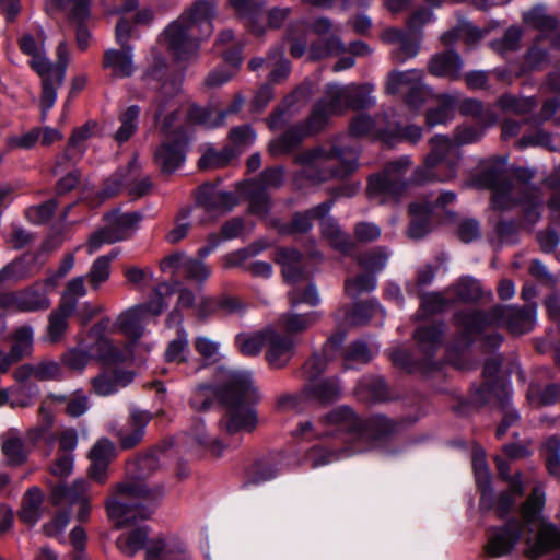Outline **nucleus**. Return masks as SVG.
I'll return each instance as SVG.
<instances>
[{"mask_svg":"<svg viewBox=\"0 0 560 560\" xmlns=\"http://www.w3.org/2000/svg\"><path fill=\"white\" fill-rule=\"evenodd\" d=\"M502 360L500 358H488L482 368L485 378L478 385L471 387L467 399L460 400L457 411L466 413L470 408L485 407L492 398L500 400L502 407L506 405V393H511L510 385L500 375Z\"/></svg>","mask_w":560,"mask_h":560,"instance_id":"obj_9","label":"nucleus"},{"mask_svg":"<svg viewBox=\"0 0 560 560\" xmlns=\"http://www.w3.org/2000/svg\"><path fill=\"white\" fill-rule=\"evenodd\" d=\"M523 21L533 26L534 28L541 32H552L557 30L559 22L558 20L545 13V9L541 5H536L523 16Z\"/></svg>","mask_w":560,"mask_h":560,"instance_id":"obj_57","label":"nucleus"},{"mask_svg":"<svg viewBox=\"0 0 560 560\" xmlns=\"http://www.w3.org/2000/svg\"><path fill=\"white\" fill-rule=\"evenodd\" d=\"M141 79L150 90L156 92L152 106L158 121L172 106V98L179 93L182 74L170 67L167 58L161 51L152 49L151 59L148 60Z\"/></svg>","mask_w":560,"mask_h":560,"instance_id":"obj_7","label":"nucleus"},{"mask_svg":"<svg viewBox=\"0 0 560 560\" xmlns=\"http://www.w3.org/2000/svg\"><path fill=\"white\" fill-rule=\"evenodd\" d=\"M229 2L236 15L245 21L250 33L256 36L265 34L262 7L258 0H229Z\"/></svg>","mask_w":560,"mask_h":560,"instance_id":"obj_30","label":"nucleus"},{"mask_svg":"<svg viewBox=\"0 0 560 560\" xmlns=\"http://www.w3.org/2000/svg\"><path fill=\"white\" fill-rule=\"evenodd\" d=\"M187 142L183 137L162 142L154 152V163L162 175L175 173L186 161Z\"/></svg>","mask_w":560,"mask_h":560,"instance_id":"obj_19","label":"nucleus"},{"mask_svg":"<svg viewBox=\"0 0 560 560\" xmlns=\"http://www.w3.org/2000/svg\"><path fill=\"white\" fill-rule=\"evenodd\" d=\"M388 260V253L385 247H375L362 254L358 262L366 271L375 273L383 270Z\"/></svg>","mask_w":560,"mask_h":560,"instance_id":"obj_62","label":"nucleus"},{"mask_svg":"<svg viewBox=\"0 0 560 560\" xmlns=\"http://www.w3.org/2000/svg\"><path fill=\"white\" fill-rule=\"evenodd\" d=\"M246 305L238 298L222 293L214 296H203L196 306V317L205 323L211 317L229 316L244 312Z\"/></svg>","mask_w":560,"mask_h":560,"instance_id":"obj_17","label":"nucleus"},{"mask_svg":"<svg viewBox=\"0 0 560 560\" xmlns=\"http://www.w3.org/2000/svg\"><path fill=\"white\" fill-rule=\"evenodd\" d=\"M133 465V480L117 483L115 495L105 503L107 516L117 528L132 526L139 521L150 518L165 494L163 483L150 487L141 481L159 466L153 453L139 455Z\"/></svg>","mask_w":560,"mask_h":560,"instance_id":"obj_2","label":"nucleus"},{"mask_svg":"<svg viewBox=\"0 0 560 560\" xmlns=\"http://www.w3.org/2000/svg\"><path fill=\"white\" fill-rule=\"evenodd\" d=\"M305 401L332 402L339 397V388L331 380L308 381L303 388Z\"/></svg>","mask_w":560,"mask_h":560,"instance_id":"obj_40","label":"nucleus"},{"mask_svg":"<svg viewBox=\"0 0 560 560\" xmlns=\"http://www.w3.org/2000/svg\"><path fill=\"white\" fill-rule=\"evenodd\" d=\"M57 208V199L50 198L39 205L28 207L25 211V217L33 224H45L52 219Z\"/></svg>","mask_w":560,"mask_h":560,"instance_id":"obj_59","label":"nucleus"},{"mask_svg":"<svg viewBox=\"0 0 560 560\" xmlns=\"http://www.w3.org/2000/svg\"><path fill=\"white\" fill-rule=\"evenodd\" d=\"M195 202L207 212H229L237 205V199L233 192L220 191L217 189V184L205 182L196 189Z\"/></svg>","mask_w":560,"mask_h":560,"instance_id":"obj_20","label":"nucleus"},{"mask_svg":"<svg viewBox=\"0 0 560 560\" xmlns=\"http://www.w3.org/2000/svg\"><path fill=\"white\" fill-rule=\"evenodd\" d=\"M434 206L431 201H412L408 206L410 222L408 236L412 240H420L432 230V217Z\"/></svg>","mask_w":560,"mask_h":560,"instance_id":"obj_24","label":"nucleus"},{"mask_svg":"<svg viewBox=\"0 0 560 560\" xmlns=\"http://www.w3.org/2000/svg\"><path fill=\"white\" fill-rule=\"evenodd\" d=\"M506 155L495 156L493 163L480 173L478 182L482 187L492 191L491 203L493 209L509 211L520 207L523 220L534 225L541 218V201L537 195L526 190L521 191L516 197L513 196L514 184L506 176Z\"/></svg>","mask_w":560,"mask_h":560,"instance_id":"obj_6","label":"nucleus"},{"mask_svg":"<svg viewBox=\"0 0 560 560\" xmlns=\"http://www.w3.org/2000/svg\"><path fill=\"white\" fill-rule=\"evenodd\" d=\"M337 112L339 109H334L331 106V98L329 101L319 98L312 105L308 116L298 124L302 126L307 137H315L327 128L331 115Z\"/></svg>","mask_w":560,"mask_h":560,"instance_id":"obj_29","label":"nucleus"},{"mask_svg":"<svg viewBox=\"0 0 560 560\" xmlns=\"http://www.w3.org/2000/svg\"><path fill=\"white\" fill-rule=\"evenodd\" d=\"M266 346L265 358L272 369L284 368L295 354L296 343L293 338L275 329H267Z\"/></svg>","mask_w":560,"mask_h":560,"instance_id":"obj_21","label":"nucleus"},{"mask_svg":"<svg viewBox=\"0 0 560 560\" xmlns=\"http://www.w3.org/2000/svg\"><path fill=\"white\" fill-rule=\"evenodd\" d=\"M323 431L318 432L308 420L300 422L295 438H326L314 445L310 458L314 467L330 464L339 458L362 452L368 446L387 442L397 430V423L383 415L361 418L351 407L338 406L322 418Z\"/></svg>","mask_w":560,"mask_h":560,"instance_id":"obj_1","label":"nucleus"},{"mask_svg":"<svg viewBox=\"0 0 560 560\" xmlns=\"http://www.w3.org/2000/svg\"><path fill=\"white\" fill-rule=\"evenodd\" d=\"M91 359H96L106 365L117 364L124 361L122 352L109 340H94L84 346Z\"/></svg>","mask_w":560,"mask_h":560,"instance_id":"obj_43","label":"nucleus"},{"mask_svg":"<svg viewBox=\"0 0 560 560\" xmlns=\"http://www.w3.org/2000/svg\"><path fill=\"white\" fill-rule=\"evenodd\" d=\"M1 450L9 465L21 466L27 460L24 443L19 436H9L2 441Z\"/></svg>","mask_w":560,"mask_h":560,"instance_id":"obj_60","label":"nucleus"},{"mask_svg":"<svg viewBox=\"0 0 560 560\" xmlns=\"http://www.w3.org/2000/svg\"><path fill=\"white\" fill-rule=\"evenodd\" d=\"M236 154L233 148L225 145L221 150L209 147L198 160V168L200 171L223 168L231 164Z\"/></svg>","mask_w":560,"mask_h":560,"instance_id":"obj_44","label":"nucleus"},{"mask_svg":"<svg viewBox=\"0 0 560 560\" xmlns=\"http://www.w3.org/2000/svg\"><path fill=\"white\" fill-rule=\"evenodd\" d=\"M335 205L334 199H327L304 211H295L289 222L277 225L280 235L306 234L313 229V221L328 214Z\"/></svg>","mask_w":560,"mask_h":560,"instance_id":"obj_18","label":"nucleus"},{"mask_svg":"<svg viewBox=\"0 0 560 560\" xmlns=\"http://www.w3.org/2000/svg\"><path fill=\"white\" fill-rule=\"evenodd\" d=\"M456 298L464 303H477L482 298V289L480 282L470 277H462L455 287Z\"/></svg>","mask_w":560,"mask_h":560,"instance_id":"obj_56","label":"nucleus"},{"mask_svg":"<svg viewBox=\"0 0 560 560\" xmlns=\"http://www.w3.org/2000/svg\"><path fill=\"white\" fill-rule=\"evenodd\" d=\"M428 67L429 72L434 77L458 81L462 78L464 61L456 50L446 49L433 55Z\"/></svg>","mask_w":560,"mask_h":560,"instance_id":"obj_23","label":"nucleus"},{"mask_svg":"<svg viewBox=\"0 0 560 560\" xmlns=\"http://www.w3.org/2000/svg\"><path fill=\"white\" fill-rule=\"evenodd\" d=\"M39 252H25L0 269V287L7 281L20 282L33 277L39 269Z\"/></svg>","mask_w":560,"mask_h":560,"instance_id":"obj_22","label":"nucleus"},{"mask_svg":"<svg viewBox=\"0 0 560 560\" xmlns=\"http://www.w3.org/2000/svg\"><path fill=\"white\" fill-rule=\"evenodd\" d=\"M133 377L132 371L115 368L100 373L91 383L96 395L108 396L115 394L120 387L129 385Z\"/></svg>","mask_w":560,"mask_h":560,"instance_id":"obj_28","label":"nucleus"},{"mask_svg":"<svg viewBox=\"0 0 560 560\" xmlns=\"http://www.w3.org/2000/svg\"><path fill=\"white\" fill-rule=\"evenodd\" d=\"M342 154L339 147H332L328 152L318 147L298 153L294 163L305 167L308 179L323 183L329 178H346L355 172L357 161L342 159Z\"/></svg>","mask_w":560,"mask_h":560,"instance_id":"obj_8","label":"nucleus"},{"mask_svg":"<svg viewBox=\"0 0 560 560\" xmlns=\"http://www.w3.org/2000/svg\"><path fill=\"white\" fill-rule=\"evenodd\" d=\"M144 317L142 307L136 305L120 314L118 319L119 329L125 336L136 342L143 335L144 328L142 322Z\"/></svg>","mask_w":560,"mask_h":560,"instance_id":"obj_46","label":"nucleus"},{"mask_svg":"<svg viewBox=\"0 0 560 560\" xmlns=\"http://www.w3.org/2000/svg\"><path fill=\"white\" fill-rule=\"evenodd\" d=\"M486 311L492 327L505 326L516 335L530 331L537 315L536 304L524 306L498 304Z\"/></svg>","mask_w":560,"mask_h":560,"instance_id":"obj_12","label":"nucleus"},{"mask_svg":"<svg viewBox=\"0 0 560 560\" xmlns=\"http://www.w3.org/2000/svg\"><path fill=\"white\" fill-rule=\"evenodd\" d=\"M422 80V74L418 70L392 71L388 74L386 92L390 95L404 93L409 86Z\"/></svg>","mask_w":560,"mask_h":560,"instance_id":"obj_50","label":"nucleus"},{"mask_svg":"<svg viewBox=\"0 0 560 560\" xmlns=\"http://www.w3.org/2000/svg\"><path fill=\"white\" fill-rule=\"evenodd\" d=\"M305 138L308 137L303 131L302 126L295 122L269 142L268 151L273 156L291 154L303 143Z\"/></svg>","mask_w":560,"mask_h":560,"instance_id":"obj_35","label":"nucleus"},{"mask_svg":"<svg viewBox=\"0 0 560 560\" xmlns=\"http://www.w3.org/2000/svg\"><path fill=\"white\" fill-rule=\"evenodd\" d=\"M545 463L551 476L560 477V436L550 435L545 443Z\"/></svg>","mask_w":560,"mask_h":560,"instance_id":"obj_64","label":"nucleus"},{"mask_svg":"<svg viewBox=\"0 0 560 560\" xmlns=\"http://www.w3.org/2000/svg\"><path fill=\"white\" fill-rule=\"evenodd\" d=\"M454 318L463 330L453 345H458L464 351L474 346L476 337L482 336L487 328L492 327L487 311L481 308L457 312Z\"/></svg>","mask_w":560,"mask_h":560,"instance_id":"obj_16","label":"nucleus"},{"mask_svg":"<svg viewBox=\"0 0 560 560\" xmlns=\"http://www.w3.org/2000/svg\"><path fill=\"white\" fill-rule=\"evenodd\" d=\"M546 504V493L542 483H536L527 499L520 506L518 522L523 524H533L534 522L545 521L542 511Z\"/></svg>","mask_w":560,"mask_h":560,"instance_id":"obj_33","label":"nucleus"},{"mask_svg":"<svg viewBox=\"0 0 560 560\" xmlns=\"http://www.w3.org/2000/svg\"><path fill=\"white\" fill-rule=\"evenodd\" d=\"M19 312L33 313L46 311L50 307L51 301L48 298V290L43 288L40 281L18 290Z\"/></svg>","mask_w":560,"mask_h":560,"instance_id":"obj_31","label":"nucleus"},{"mask_svg":"<svg viewBox=\"0 0 560 560\" xmlns=\"http://www.w3.org/2000/svg\"><path fill=\"white\" fill-rule=\"evenodd\" d=\"M521 539L522 524L518 522V517L511 516L501 526H491L487 530L485 552L491 558L506 556L512 552Z\"/></svg>","mask_w":560,"mask_h":560,"instance_id":"obj_13","label":"nucleus"},{"mask_svg":"<svg viewBox=\"0 0 560 560\" xmlns=\"http://www.w3.org/2000/svg\"><path fill=\"white\" fill-rule=\"evenodd\" d=\"M148 540V527L140 526L131 529L126 535H120L117 539V547L124 555L133 557L139 550L145 548Z\"/></svg>","mask_w":560,"mask_h":560,"instance_id":"obj_48","label":"nucleus"},{"mask_svg":"<svg viewBox=\"0 0 560 560\" xmlns=\"http://www.w3.org/2000/svg\"><path fill=\"white\" fill-rule=\"evenodd\" d=\"M430 152L427 154L423 166L417 167L411 177L415 185H423L438 180L434 170L440 164L447 162V158L454 150L453 142L447 136L435 135L430 139Z\"/></svg>","mask_w":560,"mask_h":560,"instance_id":"obj_15","label":"nucleus"},{"mask_svg":"<svg viewBox=\"0 0 560 560\" xmlns=\"http://www.w3.org/2000/svg\"><path fill=\"white\" fill-rule=\"evenodd\" d=\"M346 51L347 47L340 37L331 35L313 40L308 47V58L312 61H319L331 56H339Z\"/></svg>","mask_w":560,"mask_h":560,"instance_id":"obj_41","label":"nucleus"},{"mask_svg":"<svg viewBox=\"0 0 560 560\" xmlns=\"http://www.w3.org/2000/svg\"><path fill=\"white\" fill-rule=\"evenodd\" d=\"M151 416L145 411H133L130 416L131 429L119 434V444L122 450L136 447L143 439L145 427Z\"/></svg>","mask_w":560,"mask_h":560,"instance_id":"obj_39","label":"nucleus"},{"mask_svg":"<svg viewBox=\"0 0 560 560\" xmlns=\"http://www.w3.org/2000/svg\"><path fill=\"white\" fill-rule=\"evenodd\" d=\"M372 90V85L368 83L350 84L342 88L337 84H328L326 96L331 98L334 109L341 110L346 107L353 110H362L372 107L375 103L370 95Z\"/></svg>","mask_w":560,"mask_h":560,"instance_id":"obj_14","label":"nucleus"},{"mask_svg":"<svg viewBox=\"0 0 560 560\" xmlns=\"http://www.w3.org/2000/svg\"><path fill=\"white\" fill-rule=\"evenodd\" d=\"M88 490V482L84 479H75L71 485L62 481L50 485V501L52 505L59 506L67 504L72 506L77 504Z\"/></svg>","mask_w":560,"mask_h":560,"instance_id":"obj_32","label":"nucleus"},{"mask_svg":"<svg viewBox=\"0 0 560 560\" xmlns=\"http://www.w3.org/2000/svg\"><path fill=\"white\" fill-rule=\"evenodd\" d=\"M524 556L538 560L556 550H560V529L548 521H538L522 525Z\"/></svg>","mask_w":560,"mask_h":560,"instance_id":"obj_10","label":"nucleus"},{"mask_svg":"<svg viewBox=\"0 0 560 560\" xmlns=\"http://www.w3.org/2000/svg\"><path fill=\"white\" fill-rule=\"evenodd\" d=\"M445 332L446 325L443 320L418 326L412 337L421 357H416L412 350L396 348L389 355L393 365L407 374H417L423 378L442 373L445 362L436 359V353L444 345Z\"/></svg>","mask_w":560,"mask_h":560,"instance_id":"obj_5","label":"nucleus"},{"mask_svg":"<svg viewBox=\"0 0 560 560\" xmlns=\"http://www.w3.org/2000/svg\"><path fill=\"white\" fill-rule=\"evenodd\" d=\"M457 108V100L448 94H442L439 97V105L434 108H429L425 113V122L429 127L436 125H444L451 120Z\"/></svg>","mask_w":560,"mask_h":560,"instance_id":"obj_47","label":"nucleus"},{"mask_svg":"<svg viewBox=\"0 0 560 560\" xmlns=\"http://www.w3.org/2000/svg\"><path fill=\"white\" fill-rule=\"evenodd\" d=\"M143 219L140 211L120 213L119 209L110 210L104 214L107 225L100 228L89 237L90 252L98 250L104 244H114L127 240L129 231Z\"/></svg>","mask_w":560,"mask_h":560,"instance_id":"obj_11","label":"nucleus"},{"mask_svg":"<svg viewBox=\"0 0 560 560\" xmlns=\"http://www.w3.org/2000/svg\"><path fill=\"white\" fill-rule=\"evenodd\" d=\"M267 330L257 331L250 336L238 334L235 337V346L245 357H256L266 346Z\"/></svg>","mask_w":560,"mask_h":560,"instance_id":"obj_53","label":"nucleus"},{"mask_svg":"<svg viewBox=\"0 0 560 560\" xmlns=\"http://www.w3.org/2000/svg\"><path fill=\"white\" fill-rule=\"evenodd\" d=\"M136 165V159L128 162L127 166L119 167L103 183L95 197L98 202L116 197L124 187L130 184V173Z\"/></svg>","mask_w":560,"mask_h":560,"instance_id":"obj_36","label":"nucleus"},{"mask_svg":"<svg viewBox=\"0 0 560 560\" xmlns=\"http://www.w3.org/2000/svg\"><path fill=\"white\" fill-rule=\"evenodd\" d=\"M529 395L536 398L539 407L553 406L560 401V384L548 383L545 386L532 383Z\"/></svg>","mask_w":560,"mask_h":560,"instance_id":"obj_58","label":"nucleus"},{"mask_svg":"<svg viewBox=\"0 0 560 560\" xmlns=\"http://www.w3.org/2000/svg\"><path fill=\"white\" fill-rule=\"evenodd\" d=\"M388 142H410L416 144L422 136V128L413 124H396L392 128L384 131Z\"/></svg>","mask_w":560,"mask_h":560,"instance_id":"obj_55","label":"nucleus"},{"mask_svg":"<svg viewBox=\"0 0 560 560\" xmlns=\"http://www.w3.org/2000/svg\"><path fill=\"white\" fill-rule=\"evenodd\" d=\"M316 220L319 223L322 236L330 241L335 249L349 254L354 248V243L348 235L342 234L338 221L329 213Z\"/></svg>","mask_w":560,"mask_h":560,"instance_id":"obj_37","label":"nucleus"},{"mask_svg":"<svg viewBox=\"0 0 560 560\" xmlns=\"http://www.w3.org/2000/svg\"><path fill=\"white\" fill-rule=\"evenodd\" d=\"M44 493L37 486H33L26 490L22 498L21 509L18 517L27 526H35L43 514Z\"/></svg>","mask_w":560,"mask_h":560,"instance_id":"obj_34","label":"nucleus"},{"mask_svg":"<svg viewBox=\"0 0 560 560\" xmlns=\"http://www.w3.org/2000/svg\"><path fill=\"white\" fill-rule=\"evenodd\" d=\"M284 38L290 43L289 52L294 59L302 58L307 48V27L304 20L290 22Z\"/></svg>","mask_w":560,"mask_h":560,"instance_id":"obj_42","label":"nucleus"},{"mask_svg":"<svg viewBox=\"0 0 560 560\" xmlns=\"http://www.w3.org/2000/svg\"><path fill=\"white\" fill-rule=\"evenodd\" d=\"M278 475L275 457L268 455L256 459L246 471L247 483L259 485L273 479Z\"/></svg>","mask_w":560,"mask_h":560,"instance_id":"obj_45","label":"nucleus"},{"mask_svg":"<svg viewBox=\"0 0 560 560\" xmlns=\"http://www.w3.org/2000/svg\"><path fill=\"white\" fill-rule=\"evenodd\" d=\"M372 359V351L368 342L363 339H357L351 341L342 351V361L345 369H351V362L368 364Z\"/></svg>","mask_w":560,"mask_h":560,"instance_id":"obj_52","label":"nucleus"},{"mask_svg":"<svg viewBox=\"0 0 560 560\" xmlns=\"http://www.w3.org/2000/svg\"><path fill=\"white\" fill-rule=\"evenodd\" d=\"M320 314L312 311L303 314L285 312L278 320L279 327L285 332L284 336H292L307 330L319 319Z\"/></svg>","mask_w":560,"mask_h":560,"instance_id":"obj_38","label":"nucleus"},{"mask_svg":"<svg viewBox=\"0 0 560 560\" xmlns=\"http://www.w3.org/2000/svg\"><path fill=\"white\" fill-rule=\"evenodd\" d=\"M187 120L192 125L202 126L210 129L219 128L222 126L217 125L218 113L214 115V109L211 106H200L196 103H192L188 107Z\"/></svg>","mask_w":560,"mask_h":560,"instance_id":"obj_54","label":"nucleus"},{"mask_svg":"<svg viewBox=\"0 0 560 560\" xmlns=\"http://www.w3.org/2000/svg\"><path fill=\"white\" fill-rule=\"evenodd\" d=\"M377 311H383L382 305L376 299H370L354 302L347 316L353 325L362 326L368 324Z\"/></svg>","mask_w":560,"mask_h":560,"instance_id":"obj_51","label":"nucleus"},{"mask_svg":"<svg viewBox=\"0 0 560 560\" xmlns=\"http://www.w3.org/2000/svg\"><path fill=\"white\" fill-rule=\"evenodd\" d=\"M407 188L408 185L404 179L387 174V171L372 174L369 177L368 192L371 197L383 196L397 200Z\"/></svg>","mask_w":560,"mask_h":560,"instance_id":"obj_26","label":"nucleus"},{"mask_svg":"<svg viewBox=\"0 0 560 560\" xmlns=\"http://www.w3.org/2000/svg\"><path fill=\"white\" fill-rule=\"evenodd\" d=\"M215 3L196 0L178 19L171 22L163 36L168 50L177 60H189L197 54L200 43L213 32Z\"/></svg>","mask_w":560,"mask_h":560,"instance_id":"obj_3","label":"nucleus"},{"mask_svg":"<svg viewBox=\"0 0 560 560\" xmlns=\"http://www.w3.org/2000/svg\"><path fill=\"white\" fill-rule=\"evenodd\" d=\"M132 51V47L106 49L102 59L103 69H109L113 78H130L135 72Z\"/></svg>","mask_w":560,"mask_h":560,"instance_id":"obj_27","label":"nucleus"},{"mask_svg":"<svg viewBox=\"0 0 560 560\" xmlns=\"http://www.w3.org/2000/svg\"><path fill=\"white\" fill-rule=\"evenodd\" d=\"M188 349L187 332L184 327L177 329V337L168 342L165 350V361L184 363L187 361L184 353Z\"/></svg>","mask_w":560,"mask_h":560,"instance_id":"obj_61","label":"nucleus"},{"mask_svg":"<svg viewBox=\"0 0 560 560\" xmlns=\"http://www.w3.org/2000/svg\"><path fill=\"white\" fill-rule=\"evenodd\" d=\"M218 397L228 409L220 421L221 429L229 435L240 432H253L258 422L253 405L257 401V392L253 386L252 373L233 371L219 387Z\"/></svg>","mask_w":560,"mask_h":560,"instance_id":"obj_4","label":"nucleus"},{"mask_svg":"<svg viewBox=\"0 0 560 560\" xmlns=\"http://www.w3.org/2000/svg\"><path fill=\"white\" fill-rule=\"evenodd\" d=\"M312 88L310 83H302L295 86L288 93L270 113L267 125L269 129L276 130L285 126L287 120L284 116L301 101L307 100L311 96Z\"/></svg>","mask_w":560,"mask_h":560,"instance_id":"obj_25","label":"nucleus"},{"mask_svg":"<svg viewBox=\"0 0 560 560\" xmlns=\"http://www.w3.org/2000/svg\"><path fill=\"white\" fill-rule=\"evenodd\" d=\"M141 108L139 105L128 106L120 115V126L115 133V140L122 144L127 142L138 129L139 116Z\"/></svg>","mask_w":560,"mask_h":560,"instance_id":"obj_49","label":"nucleus"},{"mask_svg":"<svg viewBox=\"0 0 560 560\" xmlns=\"http://www.w3.org/2000/svg\"><path fill=\"white\" fill-rule=\"evenodd\" d=\"M548 49L534 44L526 50L523 61L518 65L525 70V77H527L529 73L539 70L542 63L548 61Z\"/></svg>","mask_w":560,"mask_h":560,"instance_id":"obj_63","label":"nucleus"}]
</instances>
